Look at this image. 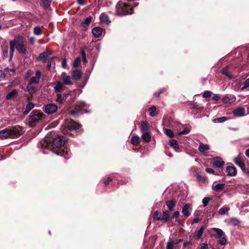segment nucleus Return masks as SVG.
I'll return each instance as SVG.
<instances>
[{
	"instance_id": "38",
	"label": "nucleus",
	"mask_w": 249,
	"mask_h": 249,
	"mask_svg": "<svg viewBox=\"0 0 249 249\" xmlns=\"http://www.w3.org/2000/svg\"><path fill=\"white\" fill-rule=\"evenodd\" d=\"M212 229L216 232V234H217V235L218 236V238H221L224 234V232L220 229L217 228H213Z\"/></svg>"
},
{
	"instance_id": "7",
	"label": "nucleus",
	"mask_w": 249,
	"mask_h": 249,
	"mask_svg": "<svg viewBox=\"0 0 249 249\" xmlns=\"http://www.w3.org/2000/svg\"><path fill=\"white\" fill-rule=\"evenodd\" d=\"M43 114L41 112H32L31 114L29 116V122L30 123H35L37 121L40 120L43 117Z\"/></svg>"
},
{
	"instance_id": "12",
	"label": "nucleus",
	"mask_w": 249,
	"mask_h": 249,
	"mask_svg": "<svg viewBox=\"0 0 249 249\" xmlns=\"http://www.w3.org/2000/svg\"><path fill=\"white\" fill-rule=\"evenodd\" d=\"M67 126L70 130H77L80 128L81 124L73 121H71L68 123Z\"/></svg>"
},
{
	"instance_id": "1",
	"label": "nucleus",
	"mask_w": 249,
	"mask_h": 249,
	"mask_svg": "<svg viewBox=\"0 0 249 249\" xmlns=\"http://www.w3.org/2000/svg\"><path fill=\"white\" fill-rule=\"evenodd\" d=\"M67 140V139L65 136L57 137L53 140L46 137L44 140L40 142L38 146H40L43 149L52 150L56 155L63 156L66 159L70 151L67 147L62 146Z\"/></svg>"
},
{
	"instance_id": "3",
	"label": "nucleus",
	"mask_w": 249,
	"mask_h": 249,
	"mask_svg": "<svg viewBox=\"0 0 249 249\" xmlns=\"http://www.w3.org/2000/svg\"><path fill=\"white\" fill-rule=\"evenodd\" d=\"M21 131L22 127L18 125L7 127L0 131V140L18 138L20 136Z\"/></svg>"
},
{
	"instance_id": "26",
	"label": "nucleus",
	"mask_w": 249,
	"mask_h": 249,
	"mask_svg": "<svg viewBox=\"0 0 249 249\" xmlns=\"http://www.w3.org/2000/svg\"><path fill=\"white\" fill-rule=\"evenodd\" d=\"M63 84L60 82L57 81L55 83V86L53 87L54 91L55 92H60L63 88Z\"/></svg>"
},
{
	"instance_id": "13",
	"label": "nucleus",
	"mask_w": 249,
	"mask_h": 249,
	"mask_svg": "<svg viewBox=\"0 0 249 249\" xmlns=\"http://www.w3.org/2000/svg\"><path fill=\"white\" fill-rule=\"evenodd\" d=\"M176 203H177V201L174 199H172L170 200H167L165 202V204L169 209L168 211H170V212L174 211L175 207L176 206Z\"/></svg>"
},
{
	"instance_id": "48",
	"label": "nucleus",
	"mask_w": 249,
	"mask_h": 249,
	"mask_svg": "<svg viewBox=\"0 0 249 249\" xmlns=\"http://www.w3.org/2000/svg\"><path fill=\"white\" fill-rule=\"evenodd\" d=\"M81 63V59L80 57H77L73 62V67H77Z\"/></svg>"
},
{
	"instance_id": "31",
	"label": "nucleus",
	"mask_w": 249,
	"mask_h": 249,
	"mask_svg": "<svg viewBox=\"0 0 249 249\" xmlns=\"http://www.w3.org/2000/svg\"><path fill=\"white\" fill-rule=\"evenodd\" d=\"M209 146L207 144H204L203 143L201 142L198 147V150L200 152L203 153L205 151L209 150Z\"/></svg>"
},
{
	"instance_id": "36",
	"label": "nucleus",
	"mask_w": 249,
	"mask_h": 249,
	"mask_svg": "<svg viewBox=\"0 0 249 249\" xmlns=\"http://www.w3.org/2000/svg\"><path fill=\"white\" fill-rule=\"evenodd\" d=\"M72 91L71 90L67 91L63 95V100L64 101H67L68 102L70 101V99H69V97L71 96Z\"/></svg>"
},
{
	"instance_id": "19",
	"label": "nucleus",
	"mask_w": 249,
	"mask_h": 249,
	"mask_svg": "<svg viewBox=\"0 0 249 249\" xmlns=\"http://www.w3.org/2000/svg\"><path fill=\"white\" fill-rule=\"evenodd\" d=\"M226 171L228 175L231 177H234L236 175V170L235 167L232 166H228L226 167Z\"/></svg>"
},
{
	"instance_id": "6",
	"label": "nucleus",
	"mask_w": 249,
	"mask_h": 249,
	"mask_svg": "<svg viewBox=\"0 0 249 249\" xmlns=\"http://www.w3.org/2000/svg\"><path fill=\"white\" fill-rule=\"evenodd\" d=\"M44 112L48 114H51L54 113L57 110L58 107L53 103L46 104L43 107Z\"/></svg>"
},
{
	"instance_id": "27",
	"label": "nucleus",
	"mask_w": 249,
	"mask_h": 249,
	"mask_svg": "<svg viewBox=\"0 0 249 249\" xmlns=\"http://www.w3.org/2000/svg\"><path fill=\"white\" fill-rule=\"evenodd\" d=\"M34 107V104L31 102H29L26 105L25 110L23 111V114L24 115L27 114Z\"/></svg>"
},
{
	"instance_id": "40",
	"label": "nucleus",
	"mask_w": 249,
	"mask_h": 249,
	"mask_svg": "<svg viewBox=\"0 0 249 249\" xmlns=\"http://www.w3.org/2000/svg\"><path fill=\"white\" fill-rule=\"evenodd\" d=\"M34 34L35 35L39 36L42 34V31L39 26H36L33 29Z\"/></svg>"
},
{
	"instance_id": "56",
	"label": "nucleus",
	"mask_w": 249,
	"mask_h": 249,
	"mask_svg": "<svg viewBox=\"0 0 249 249\" xmlns=\"http://www.w3.org/2000/svg\"><path fill=\"white\" fill-rule=\"evenodd\" d=\"M208 245L207 243H202L201 245L200 249H208Z\"/></svg>"
},
{
	"instance_id": "60",
	"label": "nucleus",
	"mask_w": 249,
	"mask_h": 249,
	"mask_svg": "<svg viewBox=\"0 0 249 249\" xmlns=\"http://www.w3.org/2000/svg\"><path fill=\"white\" fill-rule=\"evenodd\" d=\"M32 75V72L31 71H28L26 73L25 76L26 79L29 78Z\"/></svg>"
},
{
	"instance_id": "50",
	"label": "nucleus",
	"mask_w": 249,
	"mask_h": 249,
	"mask_svg": "<svg viewBox=\"0 0 249 249\" xmlns=\"http://www.w3.org/2000/svg\"><path fill=\"white\" fill-rule=\"evenodd\" d=\"M226 239L224 237H221L218 241V243L221 245H225L226 244Z\"/></svg>"
},
{
	"instance_id": "52",
	"label": "nucleus",
	"mask_w": 249,
	"mask_h": 249,
	"mask_svg": "<svg viewBox=\"0 0 249 249\" xmlns=\"http://www.w3.org/2000/svg\"><path fill=\"white\" fill-rule=\"evenodd\" d=\"M196 178L198 181H201L202 182H204L205 181V178L200 175L197 174L196 175Z\"/></svg>"
},
{
	"instance_id": "59",
	"label": "nucleus",
	"mask_w": 249,
	"mask_h": 249,
	"mask_svg": "<svg viewBox=\"0 0 249 249\" xmlns=\"http://www.w3.org/2000/svg\"><path fill=\"white\" fill-rule=\"evenodd\" d=\"M220 97L218 94H215L212 97V99L215 101H218L220 99Z\"/></svg>"
},
{
	"instance_id": "10",
	"label": "nucleus",
	"mask_w": 249,
	"mask_h": 249,
	"mask_svg": "<svg viewBox=\"0 0 249 249\" xmlns=\"http://www.w3.org/2000/svg\"><path fill=\"white\" fill-rule=\"evenodd\" d=\"M233 114L236 117H240L245 116V109L244 107H240L234 109L233 110Z\"/></svg>"
},
{
	"instance_id": "49",
	"label": "nucleus",
	"mask_w": 249,
	"mask_h": 249,
	"mask_svg": "<svg viewBox=\"0 0 249 249\" xmlns=\"http://www.w3.org/2000/svg\"><path fill=\"white\" fill-rule=\"evenodd\" d=\"M174 245V242L173 241H169L168 242L166 249H173Z\"/></svg>"
},
{
	"instance_id": "44",
	"label": "nucleus",
	"mask_w": 249,
	"mask_h": 249,
	"mask_svg": "<svg viewBox=\"0 0 249 249\" xmlns=\"http://www.w3.org/2000/svg\"><path fill=\"white\" fill-rule=\"evenodd\" d=\"M211 198L209 197H205L202 200V204L203 207H206L208 205L209 202L211 200Z\"/></svg>"
},
{
	"instance_id": "29",
	"label": "nucleus",
	"mask_w": 249,
	"mask_h": 249,
	"mask_svg": "<svg viewBox=\"0 0 249 249\" xmlns=\"http://www.w3.org/2000/svg\"><path fill=\"white\" fill-rule=\"evenodd\" d=\"M131 142L132 145H137L140 142V138L138 135H134L131 137Z\"/></svg>"
},
{
	"instance_id": "32",
	"label": "nucleus",
	"mask_w": 249,
	"mask_h": 249,
	"mask_svg": "<svg viewBox=\"0 0 249 249\" xmlns=\"http://www.w3.org/2000/svg\"><path fill=\"white\" fill-rule=\"evenodd\" d=\"M48 57V53L47 52H44L40 53L38 57V59L45 63Z\"/></svg>"
},
{
	"instance_id": "17",
	"label": "nucleus",
	"mask_w": 249,
	"mask_h": 249,
	"mask_svg": "<svg viewBox=\"0 0 249 249\" xmlns=\"http://www.w3.org/2000/svg\"><path fill=\"white\" fill-rule=\"evenodd\" d=\"M171 212L169 211H165L163 212L161 215V221L163 223L167 222L170 218Z\"/></svg>"
},
{
	"instance_id": "30",
	"label": "nucleus",
	"mask_w": 249,
	"mask_h": 249,
	"mask_svg": "<svg viewBox=\"0 0 249 249\" xmlns=\"http://www.w3.org/2000/svg\"><path fill=\"white\" fill-rule=\"evenodd\" d=\"M33 84H30V83L29 82L26 86L27 91L31 94L35 93L36 91L35 87L33 86Z\"/></svg>"
},
{
	"instance_id": "47",
	"label": "nucleus",
	"mask_w": 249,
	"mask_h": 249,
	"mask_svg": "<svg viewBox=\"0 0 249 249\" xmlns=\"http://www.w3.org/2000/svg\"><path fill=\"white\" fill-rule=\"evenodd\" d=\"M190 132V129L189 127H186L184 128L183 131L178 132V135H182L187 134Z\"/></svg>"
},
{
	"instance_id": "61",
	"label": "nucleus",
	"mask_w": 249,
	"mask_h": 249,
	"mask_svg": "<svg viewBox=\"0 0 249 249\" xmlns=\"http://www.w3.org/2000/svg\"><path fill=\"white\" fill-rule=\"evenodd\" d=\"M206 172H207L208 173H211L213 174L214 173V170L210 168H208L205 169Z\"/></svg>"
},
{
	"instance_id": "33",
	"label": "nucleus",
	"mask_w": 249,
	"mask_h": 249,
	"mask_svg": "<svg viewBox=\"0 0 249 249\" xmlns=\"http://www.w3.org/2000/svg\"><path fill=\"white\" fill-rule=\"evenodd\" d=\"M17 90L16 89H14L11 92L8 93L6 96V98L7 99V100H10V99H11L12 98L15 97L16 95L17 94Z\"/></svg>"
},
{
	"instance_id": "20",
	"label": "nucleus",
	"mask_w": 249,
	"mask_h": 249,
	"mask_svg": "<svg viewBox=\"0 0 249 249\" xmlns=\"http://www.w3.org/2000/svg\"><path fill=\"white\" fill-rule=\"evenodd\" d=\"M233 161L235 164L238 165L241 168V170L243 168H244L245 164L244 163V162L242 160L240 156L235 157L233 160Z\"/></svg>"
},
{
	"instance_id": "9",
	"label": "nucleus",
	"mask_w": 249,
	"mask_h": 249,
	"mask_svg": "<svg viewBox=\"0 0 249 249\" xmlns=\"http://www.w3.org/2000/svg\"><path fill=\"white\" fill-rule=\"evenodd\" d=\"M192 210V205L189 203L185 204L182 208V213L186 217H188Z\"/></svg>"
},
{
	"instance_id": "35",
	"label": "nucleus",
	"mask_w": 249,
	"mask_h": 249,
	"mask_svg": "<svg viewBox=\"0 0 249 249\" xmlns=\"http://www.w3.org/2000/svg\"><path fill=\"white\" fill-rule=\"evenodd\" d=\"M51 3V0H41V6L45 9L48 8Z\"/></svg>"
},
{
	"instance_id": "22",
	"label": "nucleus",
	"mask_w": 249,
	"mask_h": 249,
	"mask_svg": "<svg viewBox=\"0 0 249 249\" xmlns=\"http://www.w3.org/2000/svg\"><path fill=\"white\" fill-rule=\"evenodd\" d=\"M102 32L103 29L99 27H94L92 30V33L95 37H99L102 35Z\"/></svg>"
},
{
	"instance_id": "21",
	"label": "nucleus",
	"mask_w": 249,
	"mask_h": 249,
	"mask_svg": "<svg viewBox=\"0 0 249 249\" xmlns=\"http://www.w3.org/2000/svg\"><path fill=\"white\" fill-rule=\"evenodd\" d=\"M224 186L225 183H218L214 184V182L212 186V189L217 192H220L223 190Z\"/></svg>"
},
{
	"instance_id": "62",
	"label": "nucleus",
	"mask_w": 249,
	"mask_h": 249,
	"mask_svg": "<svg viewBox=\"0 0 249 249\" xmlns=\"http://www.w3.org/2000/svg\"><path fill=\"white\" fill-rule=\"evenodd\" d=\"M111 181H112V178H108L107 179V180L104 181L105 185L107 186L109 184V182H110Z\"/></svg>"
},
{
	"instance_id": "63",
	"label": "nucleus",
	"mask_w": 249,
	"mask_h": 249,
	"mask_svg": "<svg viewBox=\"0 0 249 249\" xmlns=\"http://www.w3.org/2000/svg\"><path fill=\"white\" fill-rule=\"evenodd\" d=\"M29 42L31 44H34L35 42V38L34 37H30V38L29 39Z\"/></svg>"
},
{
	"instance_id": "18",
	"label": "nucleus",
	"mask_w": 249,
	"mask_h": 249,
	"mask_svg": "<svg viewBox=\"0 0 249 249\" xmlns=\"http://www.w3.org/2000/svg\"><path fill=\"white\" fill-rule=\"evenodd\" d=\"M170 145L177 152L180 151L178 142L177 140L172 139L169 141Z\"/></svg>"
},
{
	"instance_id": "55",
	"label": "nucleus",
	"mask_w": 249,
	"mask_h": 249,
	"mask_svg": "<svg viewBox=\"0 0 249 249\" xmlns=\"http://www.w3.org/2000/svg\"><path fill=\"white\" fill-rule=\"evenodd\" d=\"M61 65H62V67L64 69H65L67 67V61H66V59H63V60L61 62Z\"/></svg>"
},
{
	"instance_id": "41",
	"label": "nucleus",
	"mask_w": 249,
	"mask_h": 249,
	"mask_svg": "<svg viewBox=\"0 0 249 249\" xmlns=\"http://www.w3.org/2000/svg\"><path fill=\"white\" fill-rule=\"evenodd\" d=\"M165 134L170 138L174 137V133L173 131L169 128H166L164 130Z\"/></svg>"
},
{
	"instance_id": "2",
	"label": "nucleus",
	"mask_w": 249,
	"mask_h": 249,
	"mask_svg": "<svg viewBox=\"0 0 249 249\" xmlns=\"http://www.w3.org/2000/svg\"><path fill=\"white\" fill-rule=\"evenodd\" d=\"M9 45L10 59L13 57L15 48L20 53L25 54L26 52V48L24 45L23 39L19 35L15 36L14 39L10 41Z\"/></svg>"
},
{
	"instance_id": "24",
	"label": "nucleus",
	"mask_w": 249,
	"mask_h": 249,
	"mask_svg": "<svg viewBox=\"0 0 249 249\" xmlns=\"http://www.w3.org/2000/svg\"><path fill=\"white\" fill-rule=\"evenodd\" d=\"M141 138L146 142H149L151 140V136L149 132L142 133Z\"/></svg>"
},
{
	"instance_id": "58",
	"label": "nucleus",
	"mask_w": 249,
	"mask_h": 249,
	"mask_svg": "<svg viewBox=\"0 0 249 249\" xmlns=\"http://www.w3.org/2000/svg\"><path fill=\"white\" fill-rule=\"evenodd\" d=\"M179 214H180V212L178 211H177L174 213L172 217L177 218L179 216Z\"/></svg>"
},
{
	"instance_id": "57",
	"label": "nucleus",
	"mask_w": 249,
	"mask_h": 249,
	"mask_svg": "<svg viewBox=\"0 0 249 249\" xmlns=\"http://www.w3.org/2000/svg\"><path fill=\"white\" fill-rule=\"evenodd\" d=\"M242 171L244 172V173L249 176V169L246 167V166L244 167V168L242 169Z\"/></svg>"
},
{
	"instance_id": "42",
	"label": "nucleus",
	"mask_w": 249,
	"mask_h": 249,
	"mask_svg": "<svg viewBox=\"0 0 249 249\" xmlns=\"http://www.w3.org/2000/svg\"><path fill=\"white\" fill-rule=\"evenodd\" d=\"M149 110L150 111L149 115L151 117H154L156 116L155 111L156 110V107L155 106H153L149 108Z\"/></svg>"
},
{
	"instance_id": "45",
	"label": "nucleus",
	"mask_w": 249,
	"mask_h": 249,
	"mask_svg": "<svg viewBox=\"0 0 249 249\" xmlns=\"http://www.w3.org/2000/svg\"><path fill=\"white\" fill-rule=\"evenodd\" d=\"M56 101L60 104H62L64 101L63 100V96L60 93H57Z\"/></svg>"
},
{
	"instance_id": "5",
	"label": "nucleus",
	"mask_w": 249,
	"mask_h": 249,
	"mask_svg": "<svg viewBox=\"0 0 249 249\" xmlns=\"http://www.w3.org/2000/svg\"><path fill=\"white\" fill-rule=\"evenodd\" d=\"M86 104L84 101L79 102L77 105H75L73 109L71 111V113L74 116H78L83 114V107H86Z\"/></svg>"
},
{
	"instance_id": "54",
	"label": "nucleus",
	"mask_w": 249,
	"mask_h": 249,
	"mask_svg": "<svg viewBox=\"0 0 249 249\" xmlns=\"http://www.w3.org/2000/svg\"><path fill=\"white\" fill-rule=\"evenodd\" d=\"M6 75L1 70L0 71V81L3 80L5 78Z\"/></svg>"
},
{
	"instance_id": "64",
	"label": "nucleus",
	"mask_w": 249,
	"mask_h": 249,
	"mask_svg": "<svg viewBox=\"0 0 249 249\" xmlns=\"http://www.w3.org/2000/svg\"><path fill=\"white\" fill-rule=\"evenodd\" d=\"M199 221V219L197 217H196L194 218L192 220V224H195L197 223Z\"/></svg>"
},
{
	"instance_id": "16",
	"label": "nucleus",
	"mask_w": 249,
	"mask_h": 249,
	"mask_svg": "<svg viewBox=\"0 0 249 249\" xmlns=\"http://www.w3.org/2000/svg\"><path fill=\"white\" fill-rule=\"evenodd\" d=\"M82 72L80 70H75L71 71V76L76 80H80L82 77Z\"/></svg>"
},
{
	"instance_id": "28",
	"label": "nucleus",
	"mask_w": 249,
	"mask_h": 249,
	"mask_svg": "<svg viewBox=\"0 0 249 249\" xmlns=\"http://www.w3.org/2000/svg\"><path fill=\"white\" fill-rule=\"evenodd\" d=\"M230 209L229 207L225 205L219 210L218 213L219 215H224L230 211Z\"/></svg>"
},
{
	"instance_id": "23",
	"label": "nucleus",
	"mask_w": 249,
	"mask_h": 249,
	"mask_svg": "<svg viewBox=\"0 0 249 249\" xmlns=\"http://www.w3.org/2000/svg\"><path fill=\"white\" fill-rule=\"evenodd\" d=\"M100 19L101 22L105 23L107 24H108L110 22L108 16L105 13H102L100 15Z\"/></svg>"
},
{
	"instance_id": "4",
	"label": "nucleus",
	"mask_w": 249,
	"mask_h": 249,
	"mask_svg": "<svg viewBox=\"0 0 249 249\" xmlns=\"http://www.w3.org/2000/svg\"><path fill=\"white\" fill-rule=\"evenodd\" d=\"M116 12L120 16L132 14L133 10L127 3L119 1L116 5Z\"/></svg>"
},
{
	"instance_id": "53",
	"label": "nucleus",
	"mask_w": 249,
	"mask_h": 249,
	"mask_svg": "<svg viewBox=\"0 0 249 249\" xmlns=\"http://www.w3.org/2000/svg\"><path fill=\"white\" fill-rule=\"evenodd\" d=\"M231 221L234 225H237L239 224V221L236 218H232L231 219Z\"/></svg>"
},
{
	"instance_id": "25",
	"label": "nucleus",
	"mask_w": 249,
	"mask_h": 249,
	"mask_svg": "<svg viewBox=\"0 0 249 249\" xmlns=\"http://www.w3.org/2000/svg\"><path fill=\"white\" fill-rule=\"evenodd\" d=\"M221 72L223 74L225 75L226 76L228 77L229 79H232L234 78V76L229 71L228 67H226V68H223V69H222Z\"/></svg>"
},
{
	"instance_id": "14",
	"label": "nucleus",
	"mask_w": 249,
	"mask_h": 249,
	"mask_svg": "<svg viewBox=\"0 0 249 249\" xmlns=\"http://www.w3.org/2000/svg\"><path fill=\"white\" fill-rule=\"evenodd\" d=\"M213 160V164L217 168H222L224 164V161L219 157L214 158Z\"/></svg>"
},
{
	"instance_id": "51",
	"label": "nucleus",
	"mask_w": 249,
	"mask_h": 249,
	"mask_svg": "<svg viewBox=\"0 0 249 249\" xmlns=\"http://www.w3.org/2000/svg\"><path fill=\"white\" fill-rule=\"evenodd\" d=\"M211 91L206 90L203 93V97L205 98L210 97L211 96Z\"/></svg>"
},
{
	"instance_id": "43",
	"label": "nucleus",
	"mask_w": 249,
	"mask_h": 249,
	"mask_svg": "<svg viewBox=\"0 0 249 249\" xmlns=\"http://www.w3.org/2000/svg\"><path fill=\"white\" fill-rule=\"evenodd\" d=\"M91 21V17L90 16L87 17L84 22L82 23L83 26H88Z\"/></svg>"
},
{
	"instance_id": "15",
	"label": "nucleus",
	"mask_w": 249,
	"mask_h": 249,
	"mask_svg": "<svg viewBox=\"0 0 249 249\" xmlns=\"http://www.w3.org/2000/svg\"><path fill=\"white\" fill-rule=\"evenodd\" d=\"M141 124L140 129L142 133L149 132L150 127L147 121H142Z\"/></svg>"
},
{
	"instance_id": "8",
	"label": "nucleus",
	"mask_w": 249,
	"mask_h": 249,
	"mask_svg": "<svg viewBox=\"0 0 249 249\" xmlns=\"http://www.w3.org/2000/svg\"><path fill=\"white\" fill-rule=\"evenodd\" d=\"M41 76L42 72L39 70H37L36 71L35 76L31 78L29 82L34 85L37 84L39 82Z\"/></svg>"
},
{
	"instance_id": "46",
	"label": "nucleus",
	"mask_w": 249,
	"mask_h": 249,
	"mask_svg": "<svg viewBox=\"0 0 249 249\" xmlns=\"http://www.w3.org/2000/svg\"><path fill=\"white\" fill-rule=\"evenodd\" d=\"M243 87L241 88L242 90L246 89L247 88L249 87V78H247L245 81L243 82Z\"/></svg>"
},
{
	"instance_id": "11",
	"label": "nucleus",
	"mask_w": 249,
	"mask_h": 249,
	"mask_svg": "<svg viewBox=\"0 0 249 249\" xmlns=\"http://www.w3.org/2000/svg\"><path fill=\"white\" fill-rule=\"evenodd\" d=\"M206 228L205 225H202L198 230L196 231L194 233V236L196 240L201 238L203 231Z\"/></svg>"
},
{
	"instance_id": "39",
	"label": "nucleus",
	"mask_w": 249,
	"mask_h": 249,
	"mask_svg": "<svg viewBox=\"0 0 249 249\" xmlns=\"http://www.w3.org/2000/svg\"><path fill=\"white\" fill-rule=\"evenodd\" d=\"M63 84L65 85H71L72 84L70 76H68L63 79Z\"/></svg>"
},
{
	"instance_id": "37",
	"label": "nucleus",
	"mask_w": 249,
	"mask_h": 249,
	"mask_svg": "<svg viewBox=\"0 0 249 249\" xmlns=\"http://www.w3.org/2000/svg\"><path fill=\"white\" fill-rule=\"evenodd\" d=\"M153 218L157 220H161V213L160 211H156L153 214Z\"/></svg>"
},
{
	"instance_id": "34",
	"label": "nucleus",
	"mask_w": 249,
	"mask_h": 249,
	"mask_svg": "<svg viewBox=\"0 0 249 249\" xmlns=\"http://www.w3.org/2000/svg\"><path fill=\"white\" fill-rule=\"evenodd\" d=\"M228 119L226 117H221L214 119L213 121L214 123H221L227 121Z\"/></svg>"
}]
</instances>
